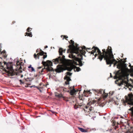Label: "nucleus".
Segmentation results:
<instances>
[{
	"mask_svg": "<svg viewBox=\"0 0 133 133\" xmlns=\"http://www.w3.org/2000/svg\"><path fill=\"white\" fill-rule=\"evenodd\" d=\"M103 53L105 54L101 55L100 58V61H101L103 58H104V60L106 61V64L107 65L111 64L114 63V62L117 61L114 58V55L112 53V49L110 46H108L107 49L106 50L105 49H103Z\"/></svg>",
	"mask_w": 133,
	"mask_h": 133,
	"instance_id": "obj_1",
	"label": "nucleus"
},
{
	"mask_svg": "<svg viewBox=\"0 0 133 133\" xmlns=\"http://www.w3.org/2000/svg\"><path fill=\"white\" fill-rule=\"evenodd\" d=\"M70 43L69 41V42L70 43H71L72 45H69V49H68L67 50L68 52H70L71 53V55H69V57L70 58H74L75 57V55H74V53L76 54H77L79 52H82V50L83 49H86V47L85 46H83L82 47H81V49H80V48L78 47V44H76V46L74 45V41L72 40H71L70 41Z\"/></svg>",
	"mask_w": 133,
	"mask_h": 133,
	"instance_id": "obj_2",
	"label": "nucleus"
},
{
	"mask_svg": "<svg viewBox=\"0 0 133 133\" xmlns=\"http://www.w3.org/2000/svg\"><path fill=\"white\" fill-rule=\"evenodd\" d=\"M43 65L44 66V68L42 69L41 71L39 73L43 75L44 74V72L46 71L47 72H49L48 74H52L54 70L51 67L52 66V63L49 60H47L46 62L42 61V63Z\"/></svg>",
	"mask_w": 133,
	"mask_h": 133,
	"instance_id": "obj_3",
	"label": "nucleus"
},
{
	"mask_svg": "<svg viewBox=\"0 0 133 133\" xmlns=\"http://www.w3.org/2000/svg\"><path fill=\"white\" fill-rule=\"evenodd\" d=\"M0 66L3 68H6L8 70H5V71L9 74H10L12 76L15 75V74L14 72V70L13 69L12 65L11 63H7L6 62H1Z\"/></svg>",
	"mask_w": 133,
	"mask_h": 133,
	"instance_id": "obj_4",
	"label": "nucleus"
},
{
	"mask_svg": "<svg viewBox=\"0 0 133 133\" xmlns=\"http://www.w3.org/2000/svg\"><path fill=\"white\" fill-rule=\"evenodd\" d=\"M65 50H63L62 48H60L59 49V52L60 55H62V57L61 56L59 57L58 58L53 59L52 61L55 64L60 63L63 62L65 59V56L62 55L63 52H64Z\"/></svg>",
	"mask_w": 133,
	"mask_h": 133,
	"instance_id": "obj_5",
	"label": "nucleus"
},
{
	"mask_svg": "<svg viewBox=\"0 0 133 133\" xmlns=\"http://www.w3.org/2000/svg\"><path fill=\"white\" fill-rule=\"evenodd\" d=\"M114 78L115 79L118 78L119 80H121V83L119 84V86L123 85L124 83H126V81L124 80L125 78V76L120 70L118 71L116 73Z\"/></svg>",
	"mask_w": 133,
	"mask_h": 133,
	"instance_id": "obj_6",
	"label": "nucleus"
},
{
	"mask_svg": "<svg viewBox=\"0 0 133 133\" xmlns=\"http://www.w3.org/2000/svg\"><path fill=\"white\" fill-rule=\"evenodd\" d=\"M90 48H87V51L89 52V53H91L92 54H94V53L96 52L98 53V54H99V56H98V58H99L100 60V58L101 57V55L102 56V55H104V56L105 54L104 53H103V49L102 50V52H101L99 49L97 47L95 46H93L91 49L92 51H89L88 50H90Z\"/></svg>",
	"mask_w": 133,
	"mask_h": 133,
	"instance_id": "obj_7",
	"label": "nucleus"
},
{
	"mask_svg": "<svg viewBox=\"0 0 133 133\" xmlns=\"http://www.w3.org/2000/svg\"><path fill=\"white\" fill-rule=\"evenodd\" d=\"M96 102V101L95 100H91L87 103V105L86 106L85 108L86 109H88V112L91 111L92 110H93L94 108L91 105H93Z\"/></svg>",
	"mask_w": 133,
	"mask_h": 133,
	"instance_id": "obj_8",
	"label": "nucleus"
},
{
	"mask_svg": "<svg viewBox=\"0 0 133 133\" xmlns=\"http://www.w3.org/2000/svg\"><path fill=\"white\" fill-rule=\"evenodd\" d=\"M84 53L85 51L82 50L81 53L79 52L78 54H76L78 57H80V58H78L76 59V60L78 62L79 65L80 66H81L83 65V63L81 60L83 59V55L84 54Z\"/></svg>",
	"mask_w": 133,
	"mask_h": 133,
	"instance_id": "obj_9",
	"label": "nucleus"
},
{
	"mask_svg": "<svg viewBox=\"0 0 133 133\" xmlns=\"http://www.w3.org/2000/svg\"><path fill=\"white\" fill-rule=\"evenodd\" d=\"M40 52H39L37 53V55L36 54H34V58L36 59L37 58L38 59H39V55H43V58L44 59L46 58L47 56L46 53L44 52L43 51H42L41 49H40Z\"/></svg>",
	"mask_w": 133,
	"mask_h": 133,
	"instance_id": "obj_10",
	"label": "nucleus"
},
{
	"mask_svg": "<svg viewBox=\"0 0 133 133\" xmlns=\"http://www.w3.org/2000/svg\"><path fill=\"white\" fill-rule=\"evenodd\" d=\"M94 93L95 94L97 95L100 94L104 95V97L106 98L108 96V94L105 93L104 91H103V90L100 89L99 90H94Z\"/></svg>",
	"mask_w": 133,
	"mask_h": 133,
	"instance_id": "obj_11",
	"label": "nucleus"
},
{
	"mask_svg": "<svg viewBox=\"0 0 133 133\" xmlns=\"http://www.w3.org/2000/svg\"><path fill=\"white\" fill-rule=\"evenodd\" d=\"M66 74L67 75L65 76L64 79L66 80V81L65 82V83L66 85H68L69 84V82L71 80L70 77L69 76H68V75L69 76H71L72 74L69 72H67Z\"/></svg>",
	"mask_w": 133,
	"mask_h": 133,
	"instance_id": "obj_12",
	"label": "nucleus"
},
{
	"mask_svg": "<svg viewBox=\"0 0 133 133\" xmlns=\"http://www.w3.org/2000/svg\"><path fill=\"white\" fill-rule=\"evenodd\" d=\"M54 71H55L57 73H60L63 72L64 69L62 65H58L57 66L56 68L55 69H54Z\"/></svg>",
	"mask_w": 133,
	"mask_h": 133,
	"instance_id": "obj_13",
	"label": "nucleus"
},
{
	"mask_svg": "<svg viewBox=\"0 0 133 133\" xmlns=\"http://www.w3.org/2000/svg\"><path fill=\"white\" fill-rule=\"evenodd\" d=\"M69 89H71L70 91V94L71 95H76V93L79 91V90L78 89L75 90L74 89V86H73L72 87H70Z\"/></svg>",
	"mask_w": 133,
	"mask_h": 133,
	"instance_id": "obj_14",
	"label": "nucleus"
},
{
	"mask_svg": "<svg viewBox=\"0 0 133 133\" xmlns=\"http://www.w3.org/2000/svg\"><path fill=\"white\" fill-rule=\"evenodd\" d=\"M79 98L80 100L79 104H78V105L79 107H81L83 105V101L84 99V96L83 95L81 96L79 95Z\"/></svg>",
	"mask_w": 133,
	"mask_h": 133,
	"instance_id": "obj_15",
	"label": "nucleus"
},
{
	"mask_svg": "<svg viewBox=\"0 0 133 133\" xmlns=\"http://www.w3.org/2000/svg\"><path fill=\"white\" fill-rule=\"evenodd\" d=\"M128 96L129 98H126V102L128 101L131 103H133V95L129 94Z\"/></svg>",
	"mask_w": 133,
	"mask_h": 133,
	"instance_id": "obj_16",
	"label": "nucleus"
},
{
	"mask_svg": "<svg viewBox=\"0 0 133 133\" xmlns=\"http://www.w3.org/2000/svg\"><path fill=\"white\" fill-rule=\"evenodd\" d=\"M55 96L59 98H64V97L63 96V95L61 94H59L57 92H55Z\"/></svg>",
	"mask_w": 133,
	"mask_h": 133,
	"instance_id": "obj_17",
	"label": "nucleus"
},
{
	"mask_svg": "<svg viewBox=\"0 0 133 133\" xmlns=\"http://www.w3.org/2000/svg\"><path fill=\"white\" fill-rule=\"evenodd\" d=\"M76 66L74 65H72L70 67H68V70L69 71H71V70L73 69H74L75 71V67H76Z\"/></svg>",
	"mask_w": 133,
	"mask_h": 133,
	"instance_id": "obj_18",
	"label": "nucleus"
},
{
	"mask_svg": "<svg viewBox=\"0 0 133 133\" xmlns=\"http://www.w3.org/2000/svg\"><path fill=\"white\" fill-rule=\"evenodd\" d=\"M22 62L21 63L19 61H17L16 63V65L17 66H19V69H22V67L21 66V65H22Z\"/></svg>",
	"mask_w": 133,
	"mask_h": 133,
	"instance_id": "obj_19",
	"label": "nucleus"
},
{
	"mask_svg": "<svg viewBox=\"0 0 133 133\" xmlns=\"http://www.w3.org/2000/svg\"><path fill=\"white\" fill-rule=\"evenodd\" d=\"M78 129L82 132H87L86 130L84 129L78 127Z\"/></svg>",
	"mask_w": 133,
	"mask_h": 133,
	"instance_id": "obj_20",
	"label": "nucleus"
},
{
	"mask_svg": "<svg viewBox=\"0 0 133 133\" xmlns=\"http://www.w3.org/2000/svg\"><path fill=\"white\" fill-rule=\"evenodd\" d=\"M26 35H25V36H28L30 37H31L32 36V35L31 32L28 33L27 32L26 33Z\"/></svg>",
	"mask_w": 133,
	"mask_h": 133,
	"instance_id": "obj_21",
	"label": "nucleus"
},
{
	"mask_svg": "<svg viewBox=\"0 0 133 133\" xmlns=\"http://www.w3.org/2000/svg\"><path fill=\"white\" fill-rule=\"evenodd\" d=\"M75 71L78 72L81 70V69L79 67H77L76 66V67H75Z\"/></svg>",
	"mask_w": 133,
	"mask_h": 133,
	"instance_id": "obj_22",
	"label": "nucleus"
},
{
	"mask_svg": "<svg viewBox=\"0 0 133 133\" xmlns=\"http://www.w3.org/2000/svg\"><path fill=\"white\" fill-rule=\"evenodd\" d=\"M122 64H118L117 65V68L119 69H120L122 67Z\"/></svg>",
	"mask_w": 133,
	"mask_h": 133,
	"instance_id": "obj_23",
	"label": "nucleus"
},
{
	"mask_svg": "<svg viewBox=\"0 0 133 133\" xmlns=\"http://www.w3.org/2000/svg\"><path fill=\"white\" fill-rule=\"evenodd\" d=\"M63 36L64 37V38H63V39L65 38L66 40H67V39H66V38H68V37L67 36H65V35H64V36H63L62 35H61V37H62Z\"/></svg>",
	"mask_w": 133,
	"mask_h": 133,
	"instance_id": "obj_24",
	"label": "nucleus"
},
{
	"mask_svg": "<svg viewBox=\"0 0 133 133\" xmlns=\"http://www.w3.org/2000/svg\"><path fill=\"white\" fill-rule=\"evenodd\" d=\"M118 62H121V61H116V62H115L114 63V66L115 67L116 65L117 64V63H118Z\"/></svg>",
	"mask_w": 133,
	"mask_h": 133,
	"instance_id": "obj_25",
	"label": "nucleus"
},
{
	"mask_svg": "<svg viewBox=\"0 0 133 133\" xmlns=\"http://www.w3.org/2000/svg\"><path fill=\"white\" fill-rule=\"evenodd\" d=\"M31 29H32L31 28H30V27H28L27 29V31L28 32H30L31 31Z\"/></svg>",
	"mask_w": 133,
	"mask_h": 133,
	"instance_id": "obj_26",
	"label": "nucleus"
},
{
	"mask_svg": "<svg viewBox=\"0 0 133 133\" xmlns=\"http://www.w3.org/2000/svg\"><path fill=\"white\" fill-rule=\"evenodd\" d=\"M130 70L131 73H133V68H132L131 67Z\"/></svg>",
	"mask_w": 133,
	"mask_h": 133,
	"instance_id": "obj_27",
	"label": "nucleus"
},
{
	"mask_svg": "<svg viewBox=\"0 0 133 133\" xmlns=\"http://www.w3.org/2000/svg\"><path fill=\"white\" fill-rule=\"evenodd\" d=\"M74 107V108L75 109H76L77 108H78V107L77 106V105H76V104L75 105Z\"/></svg>",
	"mask_w": 133,
	"mask_h": 133,
	"instance_id": "obj_28",
	"label": "nucleus"
},
{
	"mask_svg": "<svg viewBox=\"0 0 133 133\" xmlns=\"http://www.w3.org/2000/svg\"><path fill=\"white\" fill-rule=\"evenodd\" d=\"M19 81L20 82V84H24V82H23L22 81V80H21V79L19 80Z\"/></svg>",
	"mask_w": 133,
	"mask_h": 133,
	"instance_id": "obj_29",
	"label": "nucleus"
},
{
	"mask_svg": "<svg viewBox=\"0 0 133 133\" xmlns=\"http://www.w3.org/2000/svg\"><path fill=\"white\" fill-rule=\"evenodd\" d=\"M63 91L64 92H66L67 91V90H66V89L65 88H64L63 89Z\"/></svg>",
	"mask_w": 133,
	"mask_h": 133,
	"instance_id": "obj_30",
	"label": "nucleus"
},
{
	"mask_svg": "<svg viewBox=\"0 0 133 133\" xmlns=\"http://www.w3.org/2000/svg\"><path fill=\"white\" fill-rule=\"evenodd\" d=\"M31 71H35V69L33 67H31Z\"/></svg>",
	"mask_w": 133,
	"mask_h": 133,
	"instance_id": "obj_31",
	"label": "nucleus"
},
{
	"mask_svg": "<svg viewBox=\"0 0 133 133\" xmlns=\"http://www.w3.org/2000/svg\"><path fill=\"white\" fill-rule=\"evenodd\" d=\"M36 87L35 85H33L30 87L31 88L32 87H34L36 88Z\"/></svg>",
	"mask_w": 133,
	"mask_h": 133,
	"instance_id": "obj_32",
	"label": "nucleus"
},
{
	"mask_svg": "<svg viewBox=\"0 0 133 133\" xmlns=\"http://www.w3.org/2000/svg\"><path fill=\"white\" fill-rule=\"evenodd\" d=\"M32 67H31V65H30L29 66H28V68H31Z\"/></svg>",
	"mask_w": 133,
	"mask_h": 133,
	"instance_id": "obj_33",
	"label": "nucleus"
},
{
	"mask_svg": "<svg viewBox=\"0 0 133 133\" xmlns=\"http://www.w3.org/2000/svg\"><path fill=\"white\" fill-rule=\"evenodd\" d=\"M98 54H96L95 55V57H96V56H97L98 55Z\"/></svg>",
	"mask_w": 133,
	"mask_h": 133,
	"instance_id": "obj_34",
	"label": "nucleus"
},
{
	"mask_svg": "<svg viewBox=\"0 0 133 133\" xmlns=\"http://www.w3.org/2000/svg\"><path fill=\"white\" fill-rule=\"evenodd\" d=\"M42 67H39L38 68V69H41Z\"/></svg>",
	"mask_w": 133,
	"mask_h": 133,
	"instance_id": "obj_35",
	"label": "nucleus"
},
{
	"mask_svg": "<svg viewBox=\"0 0 133 133\" xmlns=\"http://www.w3.org/2000/svg\"><path fill=\"white\" fill-rule=\"evenodd\" d=\"M23 77V75H21V78L22 77Z\"/></svg>",
	"mask_w": 133,
	"mask_h": 133,
	"instance_id": "obj_36",
	"label": "nucleus"
},
{
	"mask_svg": "<svg viewBox=\"0 0 133 133\" xmlns=\"http://www.w3.org/2000/svg\"><path fill=\"white\" fill-rule=\"evenodd\" d=\"M42 83H40L39 84V85L40 86H41V85H42Z\"/></svg>",
	"mask_w": 133,
	"mask_h": 133,
	"instance_id": "obj_37",
	"label": "nucleus"
},
{
	"mask_svg": "<svg viewBox=\"0 0 133 133\" xmlns=\"http://www.w3.org/2000/svg\"><path fill=\"white\" fill-rule=\"evenodd\" d=\"M132 115L133 116V110L132 112Z\"/></svg>",
	"mask_w": 133,
	"mask_h": 133,
	"instance_id": "obj_38",
	"label": "nucleus"
},
{
	"mask_svg": "<svg viewBox=\"0 0 133 133\" xmlns=\"http://www.w3.org/2000/svg\"><path fill=\"white\" fill-rule=\"evenodd\" d=\"M48 47V46H46L45 47V48H47Z\"/></svg>",
	"mask_w": 133,
	"mask_h": 133,
	"instance_id": "obj_39",
	"label": "nucleus"
},
{
	"mask_svg": "<svg viewBox=\"0 0 133 133\" xmlns=\"http://www.w3.org/2000/svg\"><path fill=\"white\" fill-rule=\"evenodd\" d=\"M129 66H130V67H132L131 66V64H130L129 65Z\"/></svg>",
	"mask_w": 133,
	"mask_h": 133,
	"instance_id": "obj_40",
	"label": "nucleus"
},
{
	"mask_svg": "<svg viewBox=\"0 0 133 133\" xmlns=\"http://www.w3.org/2000/svg\"><path fill=\"white\" fill-rule=\"evenodd\" d=\"M110 77H112V75H111V73H110Z\"/></svg>",
	"mask_w": 133,
	"mask_h": 133,
	"instance_id": "obj_41",
	"label": "nucleus"
},
{
	"mask_svg": "<svg viewBox=\"0 0 133 133\" xmlns=\"http://www.w3.org/2000/svg\"><path fill=\"white\" fill-rule=\"evenodd\" d=\"M41 88L40 87H39L37 89H38L39 90L40 88Z\"/></svg>",
	"mask_w": 133,
	"mask_h": 133,
	"instance_id": "obj_42",
	"label": "nucleus"
},
{
	"mask_svg": "<svg viewBox=\"0 0 133 133\" xmlns=\"http://www.w3.org/2000/svg\"><path fill=\"white\" fill-rule=\"evenodd\" d=\"M38 87H37V86L36 87V88H37V89H38Z\"/></svg>",
	"mask_w": 133,
	"mask_h": 133,
	"instance_id": "obj_43",
	"label": "nucleus"
},
{
	"mask_svg": "<svg viewBox=\"0 0 133 133\" xmlns=\"http://www.w3.org/2000/svg\"><path fill=\"white\" fill-rule=\"evenodd\" d=\"M38 52V50H37L36 51V52Z\"/></svg>",
	"mask_w": 133,
	"mask_h": 133,
	"instance_id": "obj_44",
	"label": "nucleus"
},
{
	"mask_svg": "<svg viewBox=\"0 0 133 133\" xmlns=\"http://www.w3.org/2000/svg\"><path fill=\"white\" fill-rule=\"evenodd\" d=\"M39 91L40 92H42V91L40 89H39Z\"/></svg>",
	"mask_w": 133,
	"mask_h": 133,
	"instance_id": "obj_45",
	"label": "nucleus"
},
{
	"mask_svg": "<svg viewBox=\"0 0 133 133\" xmlns=\"http://www.w3.org/2000/svg\"><path fill=\"white\" fill-rule=\"evenodd\" d=\"M115 125V123L114 122V125Z\"/></svg>",
	"mask_w": 133,
	"mask_h": 133,
	"instance_id": "obj_46",
	"label": "nucleus"
},
{
	"mask_svg": "<svg viewBox=\"0 0 133 133\" xmlns=\"http://www.w3.org/2000/svg\"><path fill=\"white\" fill-rule=\"evenodd\" d=\"M75 64L76 65H77V63H76V62H75Z\"/></svg>",
	"mask_w": 133,
	"mask_h": 133,
	"instance_id": "obj_47",
	"label": "nucleus"
},
{
	"mask_svg": "<svg viewBox=\"0 0 133 133\" xmlns=\"http://www.w3.org/2000/svg\"><path fill=\"white\" fill-rule=\"evenodd\" d=\"M111 64H110V65H109V67H111Z\"/></svg>",
	"mask_w": 133,
	"mask_h": 133,
	"instance_id": "obj_48",
	"label": "nucleus"
},
{
	"mask_svg": "<svg viewBox=\"0 0 133 133\" xmlns=\"http://www.w3.org/2000/svg\"><path fill=\"white\" fill-rule=\"evenodd\" d=\"M85 92V90H84V93Z\"/></svg>",
	"mask_w": 133,
	"mask_h": 133,
	"instance_id": "obj_49",
	"label": "nucleus"
},
{
	"mask_svg": "<svg viewBox=\"0 0 133 133\" xmlns=\"http://www.w3.org/2000/svg\"><path fill=\"white\" fill-rule=\"evenodd\" d=\"M15 23V22H13V23Z\"/></svg>",
	"mask_w": 133,
	"mask_h": 133,
	"instance_id": "obj_50",
	"label": "nucleus"
},
{
	"mask_svg": "<svg viewBox=\"0 0 133 133\" xmlns=\"http://www.w3.org/2000/svg\"><path fill=\"white\" fill-rule=\"evenodd\" d=\"M25 87H28V86H25Z\"/></svg>",
	"mask_w": 133,
	"mask_h": 133,
	"instance_id": "obj_51",
	"label": "nucleus"
}]
</instances>
